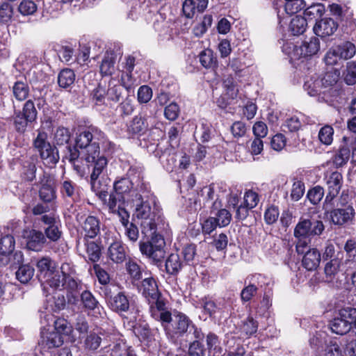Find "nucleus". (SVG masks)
<instances>
[{"label": "nucleus", "instance_id": "nucleus-11", "mask_svg": "<svg viewBox=\"0 0 356 356\" xmlns=\"http://www.w3.org/2000/svg\"><path fill=\"white\" fill-rule=\"evenodd\" d=\"M329 216L333 224L343 226L353 220L355 211L353 206L346 205L343 208H337L331 210Z\"/></svg>", "mask_w": 356, "mask_h": 356}, {"label": "nucleus", "instance_id": "nucleus-52", "mask_svg": "<svg viewBox=\"0 0 356 356\" xmlns=\"http://www.w3.org/2000/svg\"><path fill=\"white\" fill-rule=\"evenodd\" d=\"M146 129L145 121L141 116H135L128 126V131L134 134H140Z\"/></svg>", "mask_w": 356, "mask_h": 356}, {"label": "nucleus", "instance_id": "nucleus-38", "mask_svg": "<svg viewBox=\"0 0 356 356\" xmlns=\"http://www.w3.org/2000/svg\"><path fill=\"white\" fill-rule=\"evenodd\" d=\"M335 48L339 54L340 58L343 60L351 58L356 52L355 44L350 42H346L335 46Z\"/></svg>", "mask_w": 356, "mask_h": 356}, {"label": "nucleus", "instance_id": "nucleus-14", "mask_svg": "<svg viewBox=\"0 0 356 356\" xmlns=\"http://www.w3.org/2000/svg\"><path fill=\"white\" fill-rule=\"evenodd\" d=\"M142 181H144L140 180L135 189H132L133 183L129 178L123 177L115 181L113 185L115 193L116 195L120 196L123 204L127 203L128 198H131L133 191L140 192L138 188Z\"/></svg>", "mask_w": 356, "mask_h": 356}, {"label": "nucleus", "instance_id": "nucleus-25", "mask_svg": "<svg viewBox=\"0 0 356 356\" xmlns=\"http://www.w3.org/2000/svg\"><path fill=\"white\" fill-rule=\"evenodd\" d=\"M303 254L302 264L307 270H314L319 266L321 254L316 248H309Z\"/></svg>", "mask_w": 356, "mask_h": 356}, {"label": "nucleus", "instance_id": "nucleus-2", "mask_svg": "<svg viewBox=\"0 0 356 356\" xmlns=\"http://www.w3.org/2000/svg\"><path fill=\"white\" fill-rule=\"evenodd\" d=\"M139 191H133L131 198L127 199V204L134 208V217L140 220L141 232L151 236L156 232L154 218L159 211L156 196L151 192L149 183L142 181Z\"/></svg>", "mask_w": 356, "mask_h": 356}, {"label": "nucleus", "instance_id": "nucleus-32", "mask_svg": "<svg viewBox=\"0 0 356 356\" xmlns=\"http://www.w3.org/2000/svg\"><path fill=\"white\" fill-rule=\"evenodd\" d=\"M339 73L337 72H328L322 78H319L322 88V93L325 94L330 92L332 87L335 85L338 81Z\"/></svg>", "mask_w": 356, "mask_h": 356}, {"label": "nucleus", "instance_id": "nucleus-58", "mask_svg": "<svg viewBox=\"0 0 356 356\" xmlns=\"http://www.w3.org/2000/svg\"><path fill=\"white\" fill-rule=\"evenodd\" d=\"M324 195V189L320 186H316L309 191L307 197L313 204H317L321 202Z\"/></svg>", "mask_w": 356, "mask_h": 356}, {"label": "nucleus", "instance_id": "nucleus-5", "mask_svg": "<svg viewBox=\"0 0 356 356\" xmlns=\"http://www.w3.org/2000/svg\"><path fill=\"white\" fill-rule=\"evenodd\" d=\"M156 232L151 236L149 241L140 242L139 248L142 254L145 255L147 258L155 263L160 262L165 257V241L161 235L156 234Z\"/></svg>", "mask_w": 356, "mask_h": 356}, {"label": "nucleus", "instance_id": "nucleus-22", "mask_svg": "<svg viewBox=\"0 0 356 356\" xmlns=\"http://www.w3.org/2000/svg\"><path fill=\"white\" fill-rule=\"evenodd\" d=\"M38 278L42 282L44 280L54 275L56 271V263L48 257L41 258L36 264Z\"/></svg>", "mask_w": 356, "mask_h": 356}, {"label": "nucleus", "instance_id": "nucleus-7", "mask_svg": "<svg viewBox=\"0 0 356 356\" xmlns=\"http://www.w3.org/2000/svg\"><path fill=\"white\" fill-rule=\"evenodd\" d=\"M33 147L39 153L42 159L46 160L48 163L55 164L58 161V155L55 149L47 140V134L43 131H39L36 138L33 140Z\"/></svg>", "mask_w": 356, "mask_h": 356}, {"label": "nucleus", "instance_id": "nucleus-20", "mask_svg": "<svg viewBox=\"0 0 356 356\" xmlns=\"http://www.w3.org/2000/svg\"><path fill=\"white\" fill-rule=\"evenodd\" d=\"M15 241L12 235H6L0 239V266H6L10 261V254L15 249Z\"/></svg>", "mask_w": 356, "mask_h": 356}, {"label": "nucleus", "instance_id": "nucleus-54", "mask_svg": "<svg viewBox=\"0 0 356 356\" xmlns=\"http://www.w3.org/2000/svg\"><path fill=\"white\" fill-rule=\"evenodd\" d=\"M126 269L132 279L139 280L142 278V269L135 261L129 260L126 263Z\"/></svg>", "mask_w": 356, "mask_h": 356}, {"label": "nucleus", "instance_id": "nucleus-44", "mask_svg": "<svg viewBox=\"0 0 356 356\" xmlns=\"http://www.w3.org/2000/svg\"><path fill=\"white\" fill-rule=\"evenodd\" d=\"M343 80L347 85L352 86L356 83V64L348 62L346 68L343 72Z\"/></svg>", "mask_w": 356, "mask_h": 356}, {"label": "nucleus", "instance_id": "nucleus-27", "mask_svg": "<svg viewBox=\"0 0 356 356\" xmlns=\"http://www.w3.org/2000/svg\"><path fill=\"white\" fill-rule=\"evenodd\" d=\"M82 228L86 237L94 238L100 232L99 220L95 216H89L84 220Z\"/></svg>", "mask_w": 356, "mask_h": 356}, {"label": "nucleus", "instance_id": "nucleus-13", "mask_svg": "<svg viewBox=\"0 0 356 356\" xmlns=\"http://www.w3.org/2000/svg\"><path fill=\"white\" fill-rule=\"evenodd\" d=\"M248 284L243 289L241 293L242 301H250L256 294L258 287H262L266 277L261 274H255L248 277Z\"/></svg>", "mask_w": 356, "mask_h": 356}, {"label": "nucleus", "instance_id": "nucleus-21", "mask_svg": "<svg viewBox=\"0 0 356 356\" xmlns=\"http://www.w3.org/2000/svg\"><path fill=\"white\" fill-rule=\"evenodd\" d=\"M103 334L99 330L90 331L86 336L81 337L83 347L87 352H95L101 346Z\"/></svg>", "mask_w": 356, "mask_h": 356}, {"label": "nucleus", "instance_id": "nucleus-61", "mask_svg": "<svg viewBox=\"0 0 356 356\" xmlns=\"http://www.w3.org/2000/svg\"><path fill=\"white\" fill-rule=\"evenodd\" d=\"M244 204L250 209L257 207L259 202L258 193L253 190H248L244 194Z\"/></svg>", "mask_w": 356, "mask_h": 356}, {"label": "nucleus", "instance_id": "nucleus-53", "mask_svg": "<svg viewBox=\"0 0 356 356\" xmlns=\"http://www.w3.org/2000/svg\"><path fill=\"white\" fill-rule=\"evenodd\" d=\"M305 6L304 0H289L286 1L285 11L289 15H293L304 9Z\"/></svg>", "mask_w": 356, "mask_h": 356}, {"label": "nucleus", "instance_id": "nucleus-64", "mask_svg": "<svg viewBox=\"0 0 356 356\" xmlns=\"http://www.w3.org/2000/svg\"><path fill=\"white\" fill-rule=\"evenodd\" d=\"M182 255L184 261L188 264H193L196 256V245L194 244H188L182 249Z\"/></svg>", "mask_w": 356, "mask_h": 356}, {"label": "nucleus", "instance_id": "nucleus-62", "mask_svg": "<svg viewBox=\"0 0 356 356\" xmlns=\"http://www.w3.org/2000/svg\"><path fill=\"white\" fill-rule=\"evenodd\" d=\"M60 223L58 222L53 226L47 227L44 229V233L47 238L51 241H57L62 235V232L60 230Z\"/></svg>", "mask_w": 356, "mask_h": 356}, {"label": "nucleus", "instance_id": "nucleus-8", "mask_svg": "<svg viewBox=\"0 0 356 356\" xmlns=\"http://www.w3.org/2000/svg\"><path fill=\"white\" fill-rule=\"evenodd\" d=\"M325 230V226L321 220H310L300 219L294 229L296 238L310 237L320 236Z\"/></svg>", "mask_w": 356, "mask_h": 356}, {"label": "nucleus", "instance_id": "nucleus-56", "mask_svg": "<svg viewBox=\"0 0 356 356\" xmlns=\"http://www.w3.org/2000/svg\"><path fill=\"white\" fill-rule=\"evenodd\" d=\"M86 253L90 261L97 262L100 258L101 250L97 243L95 242H89L86 244Z\"/></svg>", "mask_w": 356, "mask_h": 356}, {"label": "nucleus", "instance_id": "nucleus-29", "mask_svg": "<svg viewBox=\"0 0 356 356\" xmlns=\"http://www.w3.org/2000/svg\"><path fill=\"white\" fill-rule=\"evenodd\" d=\"M303 88L310 96L320 95L323 91L319 76L316 74L306 78Z\"/></svg>", "mask_w": 356, "mask_h": 356}, {"label": "nucleus", "instance_id": "nucleus-43", "mask_svg": "<svg viewBox=\"0 0 356 356\" xmlns=\"http://www.w3.org/2000/svg\"><path fill=\"white\" fill-rule=\"evenodd\" d=\"M325 12L324 6L321 3L313 4L307 8L304 11V17L307 20L317 19L321 17Z\"/></svg>", "mask_w": 356, "mask_h": 356}, {"label": "nucleus", "instance_id": "nucleus-23", "mask_svg": "<svg viewBox=\"0 0 356 356\" xmlns=\"http://www.w3.org/2000/svg\"><path fill=\"white\" fill-rule=\"evenodd\" d=\"M222 202L220 200V196L216 195V199L213 203L212 210H217L213 217L218 225V227H223L227 226L232 220V215L229 211L225 209H221Z\"/></svg>", "mask_w": 356, "mask_h": 356}, {"label": "nucleus", "instance_id": "nucleus-51", "mask_svg": "<svg viewBox=\"0 0 356 356\" xmlns=\"http://www.w3.org/2000/svg\"><path fill=\"white\" fill-rule=\"evenodd\" d=\"M56 332H58L61 336L69 335L72 332V327L67 320L58 318L54 321V330Z\"/></svg>", "mask_w": 356, "mask_h": 356}, {"label": "nucleus", "instance_id": "nucleus-35", "mask_svg": "<svg viewBox=\"0 0 356 356\" xmlns=\"http://www.w3.org/2000/svg\"><path fill=\"white\" fill-rule=\"evenodd\" d=\"M307 19L300 15H296L292 18L289 27L293 34L300 35L303 33L307 29Z\"/></svg>", "mask_w": 356, "mask_h": 356}, {"label": "nucleus", "instance_id": "nucleus-39", "mask_svg": "<svg viewBox=\"0 0 356 356\" xmlns=\"http://www.w3.org/2000/svg\"><path fill=\"white\" fill-rule=\"evenodd\" d=\"M35 270L29 264L22 265L16 272V277L20 282L26 284L32 279Z\"/></svg>", "mask_w": 356, "mask_h": 356}, {"label": "nucleus", "instance_id": "nucleus-36", "mask_svg": "<svg viewBox=\"0 0 356 356\" xmlns=\"http://www.w3.org/2000/svg\"><path fill=\"white\" fill-rule=\"evenodd\" d=\"M181 262L179 256L177 253H172L165 261V269L168 273L177 274L181 268Z\"/></svg>", "mask_w": 356, "mask_h": 356}, {"label": "nucleus", "instance_id": "nucleus-30", "mask_svg": "<svg viewBox=\"0 0 356 356\" xmlns=\"http://www.w3.org/2000/svg\"><path fill=\"white\" fill-rule=\"evenodd\" d=\"M143 293L147 298H156L160 296L158 286L153 277H146L142 282Z\"/></svg>", "mask_w": 356, "mask_h": 356}, {"label": "nucleus", "instance_id": "nucleus-50", "mask_svg": "<svg viewBox=\"0 0 356 356\" xmlns=\"http://www.w3.org/2000/svg\"><path fill=\"white\" fill-rule=\"evenodd\" d=\"M21 113L31 122H33L37 118V110L35 107L34 102L29 99L27 100L23 106Z\"/></svg>", "mask_w": 356, "mask_h": 356}, {"label": "nucleus", "instance_id": "nucleus-45", "mask_svg": "<svg viewBox=\"0 0 356 356\" xmlns=\"http://www.w3.org/2000/svg\"><path fill=\"white\" fill-rule=\"evenodd\" d=\"M213 22L211 15H207L203 17L200 24H197L193 28V33L196 37H202L211 27Z\"/></svg>", "mask_w": 356, "mask_h": 356}, {"label": "nucleus", "instance_id": "nucleus-28", "mask_svg": "<svg viewBox=\"0 0 356 356\" xmlns=\"http://www.w3.org/2000/svg\"><path fill=\"white\" fill-rule=\"evenodd\" d=\"M108 256L114 263L121 264L126 258V251L120 241L112 243L108 250Z\"/></svg>", "mask_w": 356, "mask_h": 356}, {"label": "nucleus", "instance_id": "nucleus-3", "mask_svg": "<svg viewBox=\"0 0 356 356\" xmlns=\"http://www.w3.org/2000/svg\"><path fill=\"white\" fill-rule=\"evenodd\" d=\"M74 270L68 263H64L60 266V271H55L54 275L47 277L41 283L43 290L47 296L50 294L51 291L67 290L72 293L76 290L78 283L73 277Z\"/></svg>", "mask_w": 356, "mask_h": 356}, {"label": "nucleus", "instance_id": "nucleus-57", "mask_svg": "<svg viewBox=\"0 0 356 356\" xmlns=\"http://www.w3.org/2000/svg\"><path fill=\"white\" fill-rule=\"evenodd\" d=\"M339 316H341L349 325L350 329L356 321V309L352 307L343 308L339 310Z\"/></svg>", "mask_w": 356, "mask_h": 356}, {"label": "nucleus", "instance_id": "nucleus-49", "mask_svg": "<svg viewBox=\"0 0 356 356\" xmlns=\"http://www.w3.org/2000/svg\"><path fill=\"white\" fill-rule=\"evenodd\" d=\"M350 156V149L348 147H343L340 148L338 152L334 155L333 163L337 167H341L348 162Z\"/></svg>", "mask_w": 356, "mask_h": 356}, {"label": "nucleus", "instance_id": "nucleus-12", "mask_svg": "<svg viewBox=\"0 0 356 356\" xmlns=\"http://www.w3.org/2000/svg\"><path fill=\"white\" fill-rule=\"evenodd\" d=\"M22 236L26 241V248L33 251L39 252L42 250L46 238L41 231L36 229H24Z\"/></svg>", "mask_w": 356, "mask_h": 356}, {"label": "nucleus", "instance_id": "nucleus-26", "mask_svg": "<svg viewBox=\"0 0 356 356\" xmlns=\"http://www.w3.org/2000/svg\"><path fill=\"white\" fill-rule=\"evenodd\" d=\"M12 93L16 100L23 102L27 99L30 88L26 78L17 80L13 85Z\"/></svg>", "mask_w": 356, "mask_h": 356}, {"label": "nucleus", "instance_id": "nucleus-37", "mask_svg": "<svg viewBox=\"0 0 356 356\" xmlns=\"http://www.w3.org/2000/svg\"><path fill=\"white\" fill-rule=\"evenodd\" d=\"M115 69V58L113 54L106 53L100 65V72L102 76L111 75Z\"/></svg>", "mask_w": 356, "mask_h": 356}, {"label": "nucleus", "instance_id": "nucleus-55", "mask_svg": "<svg viewBox=\"0 0 356 356\" xmlns=\"http://www.w3.org/2000/svg\"><path fill=\"white\" fill-rule=\"evenodd\" d=\"M13 15V6L8 3H3L0 5V22L8 24L11 21Z\"/></svg>", "mask_w": 356, "mask_h": 356}, {"label": "nucleus", "instance_id": "nucleus-18", "mask_svg": "<svg viewBox=\"0 0 356 356\" xmlns=\"http://www.w3.org/2000/svg\"><path fill=\"white\" fill-rule=\"evenodd\" d=\"M41 346L43 348L52 349L58 348L63 344L64 340L61 334L55 331L49 332L47 328L41 330Z\"/></svg>", "mask_w": 356, "mask_h": 356}, {"label": "nucleus", "instance_id": "nucleus-17", "mask_svg": "<svg viewBox=\"0 0 356 356\" xmlns=\"http://www.w3.org/2000/svg\"><path fill=\"white\" fill-rule=\"evenodd\" d=\"M343 253L338 251L334 258L327 262L324 267V273L326 281L333 282L337 275L341 270V266L343 264Z\"/></svg>", "mask_w": 356, "mask_h": 356}, {"label": "nucleus", "instance_id": "nucleus-6", "mask_svg": "<svg viewBox=\"0 0 356 356\" xmlns=\"http://www.w3.org/2000/svg\"><path fill=\"white\" fill-rule=\"evenodd\" d=\"M193 325V321L184 314L178 312L171 316V319L167 322H163V327L167 336L172 340L182 337Z\"/></svg>", "mask_w": 356, "mask_h": 356}, {"label": "nucleus", "instance_id": "nucleus-31", "mask_svg": "<svg viewBox=\"0 0 356 356\" xmlns=\"http://www.w3.org/2000/svg\"><path fill=\"white\" fill-rule=\"evenodd\" d=\"M198 304L199 305L197 307L203 309L204 313L207 314L211 317L222 309L220 303H217L207 297L200 300Z\"/></svg>", "mask_w": 356, "mask_h": 356}, {"label": "nucleus", "instance_id": "nucleus-42", "mask_svg": "<svg viewBox=\"0 0 356 356\" xmlns=\"http://www.w3.org/2000/svg\"><path fill=\"white\" fill-rule=\"evenodd\" d=\"M223 86L225 88V94L227 95L228 99H234L237 97L238 88L233 77H227L223 81Z\"/></svg>", "mask_w": 356, "mask_h": 356}, {"label": "nucleus", "instance_id": "nucleus-48", "mask_svg": "<svg viewBox=\"0 0 356 356\" xmlns=\"http://www.w3.org/2000/svg\"><path fill=\"white\" fill-rule=\"evenodd\" d=\"M334 129L330 125L323 127L318 132V138L321 143L325 145H330L333 141Z\"/></svg>", "mask_w": 356, "mask_h": 356}, {"label": "nucleus", "instance_id": "nucleus-46", "mask_svg": "<svg viewBox=\"0 0 356 356\" xmlns=\"http://www.w3.org/2000/svg\"><path fill=\"white\" fill-rule=\"evenodd\" d=\"M206 343L209 353H213V355L218 353H221L220 341L216 334L209 332L206 337Z\"/></svg>", "mask_w": 356, "mask_h": 356}, {"label": "nucleus", "instance_id": "nucleus-1", "mask_svg": "<svg viewBox=\"0 0 356 356\" xmlns=\"http://www.w3.org/2000/svg\"><path fill=\"white\" fill-rule=\"evenodd\" d=\"M104 140V134L95 127H90L81 131L76 138V145L84 149L81 158L90 172V184L95 188L99 184V179L106 175L108 159L100 154L99 144Z\"/></svg>", "mask_w": 356, "mask_h": 356}, {"label": "nucleus", "instance_id": "nucleus-9", "mask_svg": "<svg viewBox=\"0 0 356 356\" xmlns=\"http://www.w3.org/2000/svg\"><path fill=\"white\" fill-rule=\"evenodd\" d=\"M105 296L108 306L120 315L129 312L133 307V302L124 292L120 291L115 296L106 292Z\"/></svg>", "mask_w": 356, "mask_h": 356}, {"label": "nucleus", "instance_id": "nucleus-63", "mask_svg": "<svg viewBox=\"0 0 356 356\" xmlns=\"http://www.w3.org/2000/svg\"><path fill=\"white\" fill-rule=\"evenodd\" d=\"M29 122H31L26 120L20 111H15L14 124L17 131L24 132Z\"/></svg>", "mask_w": 356, "mask_h": 356}, {"label": "nucleus", "instance_id": "nucleus-60", "mask_svg": "<svg viewBox=\"0 0 356 356\" xmlns=\"http://www.w3.org/2000/svg\"><path fill=\"white\" fill-rule=\"evenodd\" d=\"M18 10L23 15H31L37 10V5L33 1L24 0L20 3Z\"/></svg>", "mask_w": 356, "mask_h": 356}, {"label": "nucleus", "instance_id": "nucleus-10", "mask_svg": "<svg viewBox=\"0 0 356 356\" xmlns=\"http://www.w3.org/2000/svg\"><path fill=\"white\" fill-rule=\"evenodd\" d=\"M325 179L327 188L325 202L331 203L338 195L343 186V175L341 172L334 171L326 175Z\"/></svg>", "mask_w": 356, "mask_h": 356}, {"label": "nucleus", "instance_id": "nucleus-15", "mask_svg": "<svg viewBox=\"0 0 356 356\" xmlns=\"http://www.w3.org/2000/svg\"><path fill=\"white\" fill-rule=\"evenodd\" d=\"M152 305L150 306V312L152 316L157 321L167 322L171 319V313L166 310L165 303L160 296L156 298H151Z\"/></svg>", "mask_w": 356, "mask_h": 356}, {"label": "nucleus", "instance_id": "nucleus-24", "mask_svg": "<svg viewBox=\"0 0 356 356\" xmlns=\"http://www.w3.org/2000/svg\"><path fill=\"white\" fill-rule=\"evenodd\" d=\"M76 148H78L76 146V148L70 147L68 149L69 154L66 156V159L69 160L76 173L83 177L86 174V166L82 163L84 159L81 158V154L84 149H81V152H79Z\"/></svg>", "mask_w": 356, "mask_h": 356}, {"label": "nucleus", "instance_id": "nucleus-47", "mask_svg": "<svg viewBox=\"0 0 356 356\" xmlns=\"http://www.w3.org/2000/svg\"><path fill=\"white\" fill-rule=\"evenodd\" d=\"M81 302L88 310L99 309L98 302L89 291H84L81 295Z\"/></svg>", "mask_w": 356, "mask_h": 356}, {"label": "nucleus", "instance_id": "nucleus-19", "mask_svg": "<svg viewBox=\"0 0 356 356\" xmlns=\"http://www.w3.org/2000/svg\"><path fill=\"white\" fill-rule=\"evenodd\" d=\"M337 23L332 18H324L317 22L314 26L315 34L321 38L330 36L337 31Z\"/></svg>", "mask_w": 356, "mask_h": 356}, {"label": "nucleus", "instance_id": "nucleus-59", "mask_svg": "<svg viewBox=\"0 0 356 356\" xmlns=\"http://www.w3.org/2000/svg\"><path fill=\"white\" fill-rule=\"evenodd\" d=\"M199 58L201 65L205 68L211 67L215 63L213 51L209 49L202 51Z\"/></svg>", "mask_w": 356, "mask_h": 356}, {"label": "nucleus", "instance_id": "nucleus-33", "mask_svg": "<svg viewBox=\"0 0 356 356\" xmlns=\"http://www.w3.org/2000/svg\"><path fill=\"white\" fill-rule=\"evenodd\" d=\"M330 327L332 332L341 335L345 334L351 330L350 325L343 321L339 315L330 322Z\"/></svg>", "mask_w": 356, "mask_h": 356}, {"label": "nucleus", "instance_id": "nucleus-16", "mask_svg": "<svg viewBox=\"0 0 356 356\" xmlns=\"http://www.w3.org/2000/svg\"><path fill=\"white\" fill-rule=\"evenodd\" d=\"M41 186L39 190L40 198L44 202H51L56 198L53 179L49 175H43L40 180Z\"/></svg>", "mask_w": 356, "mask_h": 356}, {"label": "nucleus", "instance_id": "nucleus-34", "mask_svg": "<svg viewBox=\"0 0 356 356\" xmlns=\"http://www.w3.org/2000/svg\"><path fill=\"white\" fill-rule=\"evenodd\" d=\"M75 81V74L73 70L66 68L61 70L58 76L60 87L67 88L71 86Z\"/></svg>", "mask_w": 356, "mask_h": 356}, {"label": "nucleus", "instance_id": "nucleus-4", "mask_svg": "<svg viewBox=\"0 0 356 356\" xmlns=\"http://www.w3.org/2000/svg\"><path fill=\"white\" fill-rule=\"evenodd\" d=\"M319 49L320 42L317 38H312L301 44L286 42L282 46V51L289 56L290 62L294 63L316 54Z\"/></svg>", "mask_w": 356, "mask_h": 356}, {"label": "nucleus", "instance_id": "nucleus-40", "mask_svg": "<svg viewBox=\"0 0 356 356\" xmlns=\"http://www.w3.org/2000/svg\"><path fill=\"white\" fill-rule=\"evenodd\" d=\"M60 193L64 197L75 200L77 197L78 189L75 184L70 180H65L60 186Z\"/></svg>", "mask_w": 356, "mask_h": 356}, {"label": "nucleus", "instance_id": "nucleus-41", "mask_svg": "<svg viewBox=\"0 0 356 356\" xmlns=\"http://www.w3.org/2000/svg\"><path fill=\"white\" fill-rule=\"evenodd\" d=\"M71 134L68 129L59 127L54 134V140L57 145H67L70 140Z\"/></svg>", "mask_w": 356, "mask_h": 356}]
</instances>
